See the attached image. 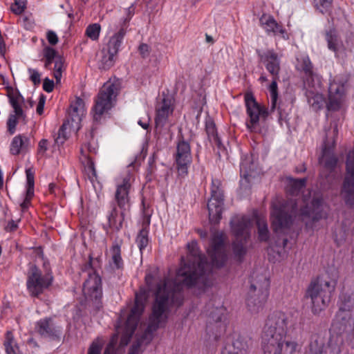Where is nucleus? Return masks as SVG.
<instances>
[{"label": "nucleus", "instance_id": "nucleus-31", "mask_svg": "<svg viewBox=\"0 0 354 354\" xmlns=\"http://www.w3.org/2000/svg\"><path fill=\"white\" fill-rule=\"evenodd\" d=\"M84 112V102L80 97H76L75 100L71 104L69 116L72 123L77 124L81 121V116Z\"/></svg>", "mask_w": 354, "mask_h": 354}, {"label": "nucleus", "instance_id": "nucleus-49", "mask_svg": "<svg viewBox=\"0 0 354 354\" xmlns=\"http://www.w3.org/2000/svg\"><path fill=\"white\" fill-rule=\"evenodd\" d=\"M26 191L28 192V195L32 194L34 193V186H35V173L31 168H28L26 169Z\"/></svg>", "mask_w": 354, "mask_h": 354}, {"label": "nucleus", "instance_id": "nucleus-53", "mask_svg": "<svg viewBox=\"0 0 354 354\" xmlns=\"http://www.w3.org/2000/svg\"><path fill=\"white\" fill-rule=\"evenodd\" d=\"M134 10H135V8L133 6L129 7L126 10L127 17L125 18L121 19V21L120 22V27H122V28L125 27V29H127V28L129 26V23L131 17L134 15Z\"/></svg>", "mask_w": 354, "mask_h": 354}, {"label": "nucleus", "instance_id": "nucleus-54", "mask_svg": "<svg viewBox=\"0 0 354 354\" xmlns=\"http://www.w3.org/2000/svg\"><path fill=\"white\" fill-rule=\"evenodd\" d=\"M28 72L30 75V80L34 85H39L41 83V74L36 69L29 68Z\"/></svg>", "mask_w": 354, "mask_h": 354}, {"label": "nucleus", "instance_id": "nucleus-42", "mask_svg": "<svg viewBox=\"0 0 354 354\" xmlns=\"http://www.w3.org/2000/svg\"><path fill=\"white\" fill-rule=\"evenodd\" d=\"M136 243L140 253L142 254L143 250L149 244V230L145 228L141 229L136 236Z\"/></svg>", "mask_w": 354, "mask_h": 354}, {"label": "nucleus", "instance_id": "nucleus-46", "mask_svg": "<svg viewBox=\"0 0 354 354\" xmlns=\"http://www.w3.org/2000/svg\"><path fill=\"white\" fill-rule=\"evenodd\" d=\"M64 59L62 56H58L55 60L53 75L56 80V82L61 81L62 71L64 70Z\"/></svg>", "mask_w": 354, "mask_h": 354}, {"label": "nucleus", "instance_id": "nucleus-4", "mask_svg": "<svg viewBox=\"0 0 354 354\" xmlns=\"http://www.w3.org/2000/svg\"><path fill=\"white\" fill-rule=\"evenodd\" d=\"M297 204L292 200L279 202L272 205V226L276 234L290 230L297 215Z\"/></svg>", "mask_w": 354, "mask_h": 354}, {"label": "nucleus", "instance_id": "nucleus-14", "mask_svg": "<svg viewBox=\"0 0 354 354\" xmlns=\"http://www.w3.org/2000/svg\"><path fill=\"white\" fill-rule=\"evenodd\" d=\"M207 254L211 259L213 266L221 268L224 266L227 257L222 233L216 232L213 235L209 248L207 249Z\"/></svg>", "mask_w": 354, "mask_h": 354}, {"label": "nucleus", "instance_id": "nucleus-57", "mask_svg": "<svg viewBox=\"0 0 354 354\" xmlns=\"http://www.w3.org/2000/svg\"><path fill=\"white\" fill-rule=\"evenodd\" d=\"M58 56L57 51L53 48L46 46L44 48V57L45 59L55 60Z\"/></svg>", "mask_w": 354, "mask_h": 354}, {"label": "nucleus", "instance_id": "nucleus-52", "mask_svg": "<svg viewBox=\"0 0 354 354\" xmlns=\"http://www.w3.org/2000/svg\"><path fill=\"white\" fill-rule=\"evenodd\" d=\"M15 3L11 6V10L15 15H21L26 8V0H14Z\"/></svg>", "mask_w": 354, "mask_h": 354}, {"label": "nucleus", "instance_id": "nucleus-18", "mask_svg": "<svg viewBox=\"0 0 354 354\" xmlns=\"http://www.w3.org/2000/svg\"><path fill=\"white\" fill-rule=\"evenodd\" d=\"M257 54L259 61L262 63L268 73L274 76L275 78H279L281 71V61L278 54L274 49H268L266 51L257 50Z\"/></svg>", "mask_w": 354, "mask_h": 354}, {"label": "nucleus", "instance_id": "nucleus-20", "mask_svg": "<svg viewBox=\"0 0 354 354\" xmlns=\"http://www.w3.org/2000/svg\"><path fill=\"white\" fill-rule=\"evenodd\" d=\"M345 95L344 83L334 79L330 81L328 87V103L327 108L330 111H337L340 109Z\"/></svg>", "mask_w": 354, "mask_h": 354}, {"label": "nucleus", "instance_id": "nucleus-45", "mask_svg": "<svg viewBox=\"0 0 354 354\" xmlns=\"http://www.w3.org/2000/svg\"><path fill=\"white\" fill-rule=\"evenodd\" d=\"M306 178H290L289 181L290 192L295 194L306 187Z\"/></svg>", "mask_w": 354, "mask_h": 354}, {"label": "nucleus", "instance_id": "nucleus-59", "mask_svg": "<svg viewBox=\"0 0 354 354\" xmlns=\"http://www.w3.org/2000/svg\"><path fill=\"white\" fill-rule=\"evenodd\" d=\"M85 148L86 151L88 153V155H95L97 153L98 145L94 141H91L88 142L86 145H85Z\"/></svg>", "mask_w": 354, "mask_h": 354}, {"label": "nucleus", "instance_id": "nucleus-9", "mask_svg": "<svg viewBox=\"0 0 354 354\" xmlns=\"http://www.w3.org/2000/svg\"><path fill=\"white\" fill-rule=\"evenodd\" d=\"M118 93V87L115 84L107 82L104 84L95 100L92 109L93 120L100 122L102 115L112 109Z\"/></svg>", "mask_w": 354, "mask_h": 354}, {"label": "nucleus", "instance_id": "nucleus-63", "mask_svg": "<svg viewBox=\"0 0 354 354\" xmlns=\"http://www.w3.org/2000/svg\"><path fill=\"white\" fill-rule=\"evenodd\" d=\"M33 196H34V193H32V194L29 196L28 191L26 192L25 198H24V201L20 205L22 210H25L28 208V207L30 204L31 199L33 197Z\"/></svg>", "mask_w": 354, "mask_h": 354}, {"label": "nucleus", "instance_id": "nucleus-37", "mask_svg": "<svg viewBox=\"0 0 354 354\" xmlns=\"http://www.w3.org/2000/svg\"><path fill=\"white\" fill-rule=\"evenodd\" d=\"M29 142V139L24 136L18 135L13 138L10 151L12 155H18L21 153L25 147L26 142Z\"/></svg>", "mask_w": 354, "mask_h": 354}, {"label": "nucleus", "instance_id": "nucleus-61", "mask_svg": "<svg viewBox=\"0 0 354 354\" xmlns=\"http://www.w3.org/2000/svg\"><path fill=\"white\" fill-rule=\"evenodd\" d=\"M48 141L46 139H41L38 144L37 153L39 155L43 156L48 150Z\"/></svg>", "mask_w": 354, "mask_h": 354}, {"label": "nucleus", "instance_id": "nucleus-60", "mask_svg": "<svg viewBox=\"0 0 354 354\" xmlns=\"http://www.w3.org/2000/svg\"><path fill=\"white\" fill-rule=\"evenodd\" d=\"M46 38L50 45H55L58 43L59 39L57 34L53 30H48L46 33Z\"/></svg>", "mask_w": 354, "mask_h": 354}, {"label": "nucleus", "instance_id": "nucleus-44", "mask_svg": "<svg viewBox=\"0 0 354 354\" xmlns=\"http://www.w3.org/2000/svg\"><path fill=\"white\" fill-rule=\"evenodd\" d=\"M272 82L269 86V91L270 93V98H271V108L270 111H273L277 105V102L278 99V86H277V80L279 78H275L274 76H272Z\"/></svg>", "mask_w": 354, "mask_h": 354}, {"label": "nucleus", "instance_id": "nucleus-36", "mask_svg": "<svg viewBox=\"0 0 354 354\" xmlns=\"http://www.w3.org/2000/svg\"><path fill=\"white\" fill-rule=\"evenodd\" d=\"M256 225L257 227L259 241L268 242L270 237V233L266 220L261 218H257Z\"/></svg>", "mask_w": 354, "mask_h": 354}, {"label": "nucleus", "instance_id": "nucleus-50", "mask_svg": "<svg viewBox=\"0 0 354 354\" xmlns=\"http://www.w3.org/2000/svg\"><path fill=\"white\" fill-rule=\"evenodd\" d=\"M333 0H314V3L317 9L322 14L328 12L332 6Z\"/></svg>", "mask_w": 354, "mask_h": 354}, {"label": "nucleus", "instance_id": "nucleus-10", "mask_svg": "<svg viewBox=\"0 0 354 354\" xmlns=\"http://www.w3.org/2000/svg\"><path fill=\"white\" fill-rule=\"evenodd\" d=\"M224 205V192L221 181L219 179L212 180L211 197L207 206L209 212V218L211 223H219Z\"/></svg>", "mask_w": 354, "mask_h": 354}, {"label": "nucleus", "instance_id": "nucleus-39", "mask_svg": "<svg viewBox=\"0 0 354 354\" xmlns=\"http://www.w3.org/2000/svg\"><path fill=\"white\" fill-rule=\"evenodd\" d=\"M344 344V338L341 335H332L328 341V347L333 354H340Z\"/></svg>", "mask_w": 354, "mask_h": 354}, {"label": "nucleus", "instance_id": "nucleus-3", "mask_svg": "<svg viewBox=\"0 0 354 354\" xmlns=\"http://www.w3.org/2000/svg\"><path fill=\"white\" fill-rule=\"evenodd\" d=\"M335 281L326 280L321 277H317L310 282L305 297L310 299L312 313L314 315L319 314L327 308L335 292Z\"/></svg>", "mask_w": 354, "mask_h": 354}, {"label": "nucleus", "instance_id": "nucleus-7", "mask_svg": "<svg viewBox=\"0 0 354 354\" xmlns=\"http://www.w3.org/2000/svg\"><path fill=\"white\" fill-rule=\"evenodd\" d=\"M146 299L145 292H137L135 296L134 305L124 323V326L121 327L119 323L115 325L117 333H122L121 342L122 343L127 344L133 336L138 326L140 316L144 311Z\"/></svg>", "mask_w": 354, "mask_h": 354}, {"label": "nucleus", "instance_id": "nucleus-30", "mask_svg": "<svg viewBox=\"0 0 354 354\" xmlns=\"http://www.w3.org/2000/svg\"><path fill=\"white\" fill-rule=\"evenodd\" d=\"M127 33V29L120 27V29L116 32L109 39L106 50L112 54L117 55L120 48L122 45L123 39Z\"/></svg>", "mask_w": 354, "mask_h": 354}, {"label": "nucleus", "instance_id": "nucleus-35", "mask_svg": "<svg viewBox=\"0 0 354 354\" xmlns=\"http://www.w3.org/2000/svg\"><path fill=\"white\" fill-rule=\"evenodd\" d=\"M205 131L208 139L210 142H213L218 148L222 146V142L218 136L217 129L214 121L209 118L205 120Z\"/></svg>", "mask_w": 354, "mask_h": 354}, {"label": "nucleus", "instance_id": "nucleus-13", "mask_svg": "<svg viewBox=\"0 0 354 354\" xmlns=\"http://www.w3.org/2000/svg\"><path fill=\"white\" fill-rule=\"evenodd\" d=\"M175 164L178 175L185 176L188 174V169L192 162L191 146L181 135L178 137L176 153L174 154Z\"/></svg>", "mask_w": 354, "mask_h": 354}, {"label": "nucleus", "instance_id": "nucleus-1", "mask_svg": "<svg viewBox=\"0 0 354 354\" xmlns=\"http://www.w3.org/2000/svg\"><path fill=\"white\" fill-rule=\"evenodd\" d=\"M187 247V254L185 258L181 257L180 267L177 271L180 283L163 279L156 286L149 324L141 336L142 343L149 344L153 339V333L166 325L172 308L183 305L182 285L188 288H197L204 290L212 284L208 272L209 266L206 257L199 250L197 241L188 243Z\"/></svg>", "mask_w": 354, "mask_h": 354}, {"label": "nucleus", "instance_id": "nucleus-58", "mask_svg": "<svg viewBox=\"0 0 354 354\" xmlns=\"http://www.w3.org/2000/svg\"><path fill=\"white\" fill-rule=\"evenodd\" d=\"M138 51L143 59H145L149 56L151 48L147 44H141L138 47Z\"/></svg>", "mask_w": 354, "mask_h": 354}, {"label": "nucleus", "instance_id": "nucleus-38", "mask_svg": "<svg viewBox=\"0 0 354 354\" xmlns=\"http://www.w3.org/2000/svg\"><path fill=\"white\" fill-rule=\"evenodd\" d=\"M7 354H19V349L16 343L12 331H7L3 342Z\"/></svg>", "mask_w": 354, "mask_h": 354}, {"label": "nucleus", "instance_id": "nucleus-8", "mask_svg": "<svg viewBox=\"0 0 354 354\" xmlns=\"http://www.w3.org/2000/svg\"><path fill=\"white\" fill-rule=\"evenodd\" d=\"M93 258L89 259L82 267L83 272H87L88 278L85 280L82 292L87 300L93 302L97 307L101 304L102 297V279L92 266Z\"/></svg>", "mask_w": 354, "mask_h": 354}, {"label": "nucleus", "instance_id": "nucleus-12", "mask_svg": "<svg viewBox=\"0 0 354 354\" xmlns=\"http://www.w3.org/2000/svg\"><path fill=\"white\" fill-rule=\"evenodd\" d=\"M246 106V112L249 120L246 126L250 132L258 131L259 117L266 118L268 115V111L264 106L260 105L255 100L252 93H246L244 96Z\"/></svg>", "mask_w": 354, "mask_h": 354}, {"label": "nucleus", "instance_id": "nucleus-23", "mask_svg": "<svg viewBox=\"0 0 354 354\" xmlns=\"http://www.w3.org/2000/svg\"><path fill=\"white\" fill-rule=\"evenodd\" d=\"M36 331L44 337L55 339L59 337L60 330L51 318L46 317L37 322Z\"/></svg>", "mask_w": 354, "mask_h": 354}, {"label": "nucleus", "instance_id": "nucleus-55", "mask_svg": "<svg viewBox=\"0 0 354 354\" xmlns=\"http://www.w3.org/2000/svg\"><path fill=\"white\" fill-rule=\"evenodd\" d=\"M17 118L16 115H10L8 120L7 121V127L8 131L10 134H13L16 129V126L17 124Z\"/></svg>", "mask_w": 354, "mask_h": 354}, {"label": "nucleus", "instance_id": "nucleus-11", "mask_svg": "<svg viewBox=\"0 0 354 354\" xmlns=\"http://www.w3.org/2000/svg\"><path fill=\"white\" fill-rule=\"evenodd\" d=\"M270 282L264 278L261 284H251L246 299V305L252 313L261 311L269 295Z\"/></svg>", "mask_w": 354, "mask_h": 354}, {"label": "nucleus", "instance_id": "nucleus-19", "mask_svg": "<svg viewBox=\"0 0 354 354\" xmlns=\"http://www.w3.org/2000/svg\"><path fill=\"white\" fill-rule=\"evenodd\" d=\"M224 310L223 308H216L209 315V320L207 326V333L209 338L213 337L214 340L217 341L222 333H224L226 329V323L223 320Z\"/></svg>", "mask_w": 354, "mask_h": 354}, {"label": "nucleus", "instance_id": "nucleus-34", "mask_svg": "<svg viewBox=\"0 0 354 354\" xmlns=\"http://www.w3.org/2000/svg\"><path fill=\"white\" fill-rule=\"evenodd\" d=\"M325 39L327 41L328 49L337 53L342 44L337 30L333 28L326 30L325 32Z\"/></svg>", "mask_w": 354, "mask_h": 354}, {"label": "nucleus", "instance_id": "nucleus-64", "mask_svg": "<svg viewBox=\"0 0 354 354\" xmlns=\"http://www.w3.org/2000/svg\"><path fill=\"white\" fill-rule=\"evenodd\" d=\"M44 104H45V97L43 95H41L39 98V101L37 106V110H36L37 113L39 115H41L43 113Z\"/></svg>", "mask_w": 354, "mask_h": 354}, {"label": "nucleus", "instance_id": "nucleus-28", "mask_svg": "<svg viewBox=\"0 0 354 354\" xmlns=\"http://www.w3.org/2000/svg\"><path fill=\"white\" fill-rule=\"evenodd\" d=\"M122 243V239H116L113 242L110 248L112 263L113 264L114 268L117 270H123L124 268V261L121 256V247Z\"/></svg>", "mask_w": 354, "mask_h": 354}, {"label": "nucleus", "instance_id": "nucleus-22", "mask_svg": "<svg viewBox=\"0 0 354 354\" xmlns=\"http://www.w3.org/2000/svg\"><path fill=\"white\" fill-rule=\"evenodd\" d=\"M259 23L268 35H277L279 34L283 39H288V37H286V30L281 24L277 22L272 16L266 14L262 15L259 19Z\"/></svg>", "mask_w": 354, "mask_h": 354}, {"label": "nucleus", "instance_id": "nucleus-2", "mask_svg": "<svg viewBox=\"0 0 354 354\" xmlns=\"http://www.w3.org/2000/svg\"><path fill=\"white\" fill-rule=\"evenodd\" d=\"M288 317L281 311L269 315L261 333L263 354H295L300 346L296 340L286 339Z\"/></svg>", "mask_w": 354, "mask_h": 354}, {"label": "nucleus", "instance_id": "nucleus-29", "mask_svg": "<svg viewBox=\"0 0 354 354\" xmlns=\"http://www.w3.org/2000/svg\"><path fill=\"white\" fill-rule=\"evenodd\" d=\"M353 317V311L339 308L335 319H333V326L339 328V330H344L348 324H349Z\"/></svg>", "mask_w": 354, "mask_h": 354}, {"label": "nucleus", "instance_id": "nucleus-51", "mask_svg": "<svg viewBox=\"0 0 354 354\" xmlns=\"http://www.w3.org/2000/svg\"><path fill=\"white\" fill-rule=\"evenodd\" d=\"M102 349V344L98 339H96L94 340L90 345L87 354H101ZM104 354H109V351L108 348L104 351Z\"/></svg>", "mask_w": 354, "mask_h": 354}, {"label": "nucleus", "instance_id": "nucleus-43", "mask_svg": "<svg viewBox=\"0 0 354 354\" xmlns=\"http://www.w3.org/2000/svg\"><path fill=\"white\" fill-rule=\"evenodd\" d=\"M301 70L304 73L308 80L313 79L315 74L313 71V65L308 56H304L301 58Z\"/></svg>", "mask_w": 354, "mask_h": 354}, {"label": "nucleus", "instance_id": "nucleus-24", "mask_svg": "<svg viewBox=\"0 0 354 354\" xmlns=\"http://www.w3.org/2000/svg\"><path fill=\"white\" fill-rule=\"evenodd\" d=\"M248 348L246 338L237 335L234 336L231 343L227 344L223 348L221 354H248Z\"/></svg>", "mask_w": 354, "mask_h": 354}, {"label": "nucleus", "instance_id": "nucleus-6", "mask_svg": "<svg viewBox=\"0 0 354 354\" xmlns=\"http://www.w3.org/2000/svg\"><path fill=\"white\" fill-rule=\"evenodd\" d=\"M54 277L50 269H46L44 274L35 264L30 263L27 272L26 288L32 297L38 298L53 284Z\"/></svg>", "mask_w": 354, "mask_h": 354}, {"label": "nucleus", "instance_id": "nucleus-62", "mask_svg": "<svg viewBox=\"0 0 354 354\" xmlns=\"http://www.w3.org/2000/svg\"><path fill=\"white\" fill-rule=\"evenodd\" d=\"M54 82L48 78H45L43 82V89L47 92L50 93L54 88Z\"/></svg>", "mask_w": 354, "mask_h": 354}, {"label": "nucleus", "instance_id": "nucleus-15", "mask_svg": "<svg viewBox=\"0 0 354 354\" xmlns=\"http://www.w3.org/2000/svg\"><path fill=\"white\" fill-rule=\"evenodd\" d=\"M346 172L349 176L345 177L342 194L346 205L354 206V150L350 151L346 162Z\"/></svg>", "mask_w": 354, "mask_h": 354}, {"label": "nucleus", "instance_id": "nucleus-5", "mask_svg": "<svg viewBox=\"0 0 354 354\" xmlns=\"http://www.w3.org/2000/svg\"><path fill=\"white\" fill-rule=\"evenodd\" d=\"M232 231L235 236L232 243V252L234 258L241 262L247 252V243L250 237L251 223L250 219L242 217L232 220L231 222Z\"/></svg>", "mask_w": 354, "mask_h": 354}, {"label": "nucleus", "instance_id": "nucleus-27", "mask_svg": "<svg viewBox=\"0 0 354 354\" xmlns=\"http://www.w3.org/2000/svg\"><path fill=\"white\" fill-rule=\"evenodd\" d=\"M81 156L80 160L84 166V171L86 173L90 180L93 181L97 178V173L95 167L93 158L91 156L87 154L84 148L80 149Z\"/></svg>", "mask_w": 354, "mask_h": 354}, {"label": "nucleus", "instance_id": "nucleus-16", "mask_svg": "<svg viewBox=\"0 0 354 354\" xmlns=\"http://www.w3.org/2000/svg\"><path fill=\"white\" fill-rule=\"evenodd\" d=\"M174 110V106L172 102V99L167 95L164 96L160 102H157L155 116L156 133H162L163 128L168 121L169 117L172 115Z\"/></svg>", "mask_w": 354, "mask_h": 354}, {"label": "nucleus", "instance_id": "nucleus-47", "mask_svg": "<svg viewBox=\"0 0 354 354\" xmlns=\"http://www.w3.org/2000/svg\"><path fill=\"white\" fill-rule=\"evenodd\" d=\"M100 30V25L99 24L95 23L87 26L85 34L91 39L96 41L99 39Z\"/></svg>", "mask_w": 354, "mask_h": 354}, {"label": "nucleus", "instance_id": "nucleus-32", "mask_svg": "<svg viewBox=\"0 0 354 354\" xmlns=\"http://www.w3.org/2000/svg\"><path fill=\"white\" fill-rule=\"evenodd\" d=\"M308 103L315 111H318L323 108L325 103V99L321 93L312 89H307L306 91Z\"/></svg>", "mask_w": 354, "mask_h": 354}, {"label": "nucleus", "instance_id": "nucleus-40", "mask_svg": "<svg viewBox=\"0 0 354 354\" xmlns=\"http://www.w3.org/2000/svg\"><path fill=\"white\" fill-rule=\"evenodd\" d=\"M69 126L70 121L69 119H67L63 122V124L59 129L57 135L55 138V142L57 145H63L65 142V141L68 138L69 132L67 131V129H68Z\"/></svg>", "mask_w": 354, "mask_h": 354}, {"label": "nucleus", "instance_id": "nucleus-25", "mask_svg": "<svg viewBox=\"0 0 354 354\" xmlns=\"http://www.w3.org/2000/svg\"><path fill=\"white\" fill-rule=\"evenodd\" d=\"M339 300V308L353 311L354 308V279L346 282Z\"/></svg>", "mask_w": 354, "mask_h": 354}, {"label": "nucleus", "instance_id": "nucleus-56", "mask_svg": "<svg viewBox=\"0 0 354 354\" xmlns=\"http://www.w3.org/2000/svg\"><path fill=\"white\" fill-rule=\"evenodd\" d=\"M337 163V159L334 156H328L326 158L324 167L330 172L335 169Z\"/></svg>", "mask_w": 354, "mask_h": 354}, {"label": "nucleus", "instance_id": "nucleus-41", "mask_svg": "<svg viewBox=\"0 0 354 354\" xmlns=\"http://www.w3.org/2000/svg\"><path fill=\"white\" fill-rule=\"evenodd\" d=\"M102 53L103 55L100 60V68L104 70H108L113 66L117 55L109 53L108 50H103Z\"/></svg>", "mask_w": 354, "mask_h": 354}, {"label": "nucleus", "instance_id": "nucleus-17", "mask_svg": "<svg viewBox=\"0 0 354 354\" xmlns=\"http://www.w3.org/2000/svg\"><path fill=\"white\" fill-rule=\"evenodd\" d=\"M300 216L304 221L306 218L317 222L326 218L327 213L324 209V199L322 196L313 197L310 204L303 207L300 209Z\"/></svg>", "mask_w": 354, "mask_h": 354}, {"label": "nucleus", "instance_id": "nucleus-26", "mask_svg": "<svg viewBox=\"0 0 354 354\" xmlns=\"http://www.w3.org/2000/svg\"><path fill=\"white\" fill-rule=\"evenodd\" d=\"M126 210L121 209L119 212L115 204L112 205V208L107 215L109 227L116 232L122 228L123 222L124 221Z\"/></svg>", "mask_w": 354, "mask_h": 354}, {"label": "nucleus", "instance_id": "nucleus-33", "mask_svg": "<svg viewBox=\"0 0 354 354\" xmlns=\"http://www.w3.org/2000/svg\"><path fill=\"white\" fill-rule=\"evenodd\" d=\"M325 339L321 335L313 334L310 339L308 354H323Z\"/></svg>", "mask_w": 354, "mask_h": 354}, {"label": "nucleus", "instance_id": "nucleus-48", "mask_svg": "<svg viewBox=\"0 0 354 354\" xmlns=\"http://www.w3.org/2000/svg\"><path fill=\"white\" fill-rule=\"evenodd\" d=\"M287 243L288 239L286 237H278L274 243H269V248L272 250L274 252H276L280 256Z\"/></svg>", "mask_w": 354, "mask_h": 354}, {"label": "nucleus", "instance_id": "nucleus-21", "mask_svg": "<svg viewBox=\"0 0 354 354\" xmlns=\"http://www.w3.org/2000/svg\"><path fill=\"white\" fill-rule=\"evenodd\" d=\"M131 188L129 176L123 178L116 184L114 199L116 207L120 209L127 210L129 207L130 196L129 193Z\"/></svg>", "mask_w": 354, "mask_h": 354}]
</instances>
